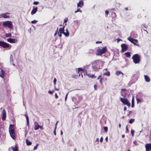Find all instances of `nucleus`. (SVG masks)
<instances>
[{"label":"nucleus","instance_id":"7ed1b4c3","mask_svg":"<svg viewBox=\"0 0 151 151\" xmlns=\"http://www.w3.org/2000/svg\"><path fill=\"white\" fill-rule=\"evenodd\" d=\"M107 51V49L106 47H104L102 49L98 48L96 50V55H101Z\"/></svg>","mask_w":151,"mask_h":151},{"label":"nucleus","instance_id":"2f4dec72","mask_svg":"<svg viewBox=\"0 0 151 151\" xmlns=\"http://www.w3.org/2000/svg\"><path fill=\"white\" fill-rule=\"evenodd\" d=\"M63 34L66 36L68 37L69 35V32H66L65 33L64 32Z\"/></svg>","mask_w":151,"mask_h":151},{"label":"nucleus","instance_id":"13d9d810","mask_svg":"<svg viewBox=\"0 0 151 151\" xmlns=\"http://www.w3.org/2000/svg\"><path fill=\"white\" fill-rule=\"evenodd\" d=\"M87 75L89 77H91V75L89 73L87 74Z\"/></svg>","mask_w":151,"mask_h":151},{"label":"nucleus","instance_id":"aec40b11","mask_svg":"<svg viewBox=\"0 0 151 151\" xmlns=\"http://www.w3.org/2000/svg\"><path fill=\"white\" fill-rule=\"evenodd\" d=\"M37 7H36L34 8H33L31 12V14L32 15H33L35 14V13L37 12Z\"/></svg>","mask_w":151,"mask_h":151},{"label":"nucleus","instance_id":"a19ab883","mask_svg":"<svg viewBox=\"0 0 151 151\" xmlns=\"http://www.w3.org/2000/svg\"><path fill=\"white\" fill-rule=\"evenodd\" d=\"M57 81V79L55 78H54V80L53 81L54 84L55 86V85L56 83V82Z\"/></svg>","mask_w":151,"mask_h":151},{"label":"nucleus","instance_id":"7c9ffc66","mask_svg":"<svg viewBox=\"0 0 151 151\" xmlns=\"http://www.w3.org/2000/svg\"><path fill=\"white\" fill-rule=\"evenodd\" d=\"M14 127V125H12V124H10L9 128V130H11V129H14L13 128Z\"/></svg>","mask_w":151,"mask_h":151},{"label":"nucleus","instance_id":"0e129e2a","mask_svg":"<svg viewBox=\"0 0 151 151\" xmlns=\"http://www.w3.org/2000/svg\"><path fill=\"white\" fill-rule=\"evenodd\" d=\"M124 111H125L127 110V107L126 106H125L124 109Z\"/></svg>","mask_w":151,"mask_h":151},{"label":"nucleus","instance_id":"37998d69","mask_svg":"<svg viewBox=\"0 0 151 151\" xmlns=\"http://www.w3.org/2000/svg\"><path fill=\"white\" fill-rule=\"evenodd\" d=\"M136 100L137 103L140 102H141V100L138 98H137Z\"/></svg>","mask_w":151,"mask_h":151},{"label":"nucleus","instance_id":"e2e57ef3","mask_svg":"<svg viewBox=\"0 0 151 151\" xmlns=\"http://www.w3.org/2000/svg\"><path fill=\"white\" fill-rule=\"evenodd\" d=\"M96 44L100 43H101V41H97L96 42Z\"/></svg>","mask_w":151,"mask_h":151},{"label":"nucleus","instance_id":"6ab92c4d","mask_svg":"<svg viewBox=\"0 0 151 151\" xmlns=\"http://www.w3.org/2000/svg\"><path fill=\"white\" fill-rule=\"evenodd\" d=\"M13 56L12 55H11L10 56V63L11 64H12L13 66H14L15 64L13 63Z\"/></svg>","mask_w":151,"mask_h":151},{"label":"nucleus","instance_id":"f704fd0d","mask_svg":"<svg viewBox=\"0 0 151 151\" xmlns=\"http://www.w3.org/2000/svg\"><path fill=\"white\" fill-rule=\"evenodd\" d=\"M134 130L132 129L131 130V134L132 137H133L134 136Z\"/></svg>","mask_w":151,"mask_h":151},{"label":"nucleus","instance_id":"c85d7f7f","mask_svg":"<svg viewBox=\"0 0 151 151\" xmlns=\"http://www.w3.org/2000/svg\"><path fill=\"white\" fill-rule=\"evenodd\" d=\"M83 71L82 69L81 68H78V73L79 74V76H80L81 73H82V71Z\"/></svg>","mask_w":151,"mask_h":151},{"label":"nucleus","instance_id":"4d7b16f0","mask_svg":"<svg viewBox=\"0 0 151 151\" xmlns=\"http://www.w3.org/2000/svg\"><path fill=\"white\" fill-rule=\"evenodd\" d=\"M94 88L96 90L97 88V86L95 85H94Z\"/></svg>","mask_w":151,"mask_h":151},{"label":"nucleus","instance_id":"774afa93","mask_svg":"<svg viewBox=\"0 0 151 151\" xmlns=\"http://www.w3.org/2000/svg\"><path fill=\"white\" fill-rule=\"evenodd\" d=\"M101 75L99 76L97 78V80H99V79L101 77Z\"/></svg>","mask_w":151,"mask_h":151},{"label":"nucleus","instance_id":"f8f14e48","mask_svg":"<svg viewBox=\"0 0 151 151\" xmlns=\"http://www.w3.org/2000/svg\"><path fill=\"white\" fill-rule=\"evenodd\" d=\"M2 119L3 120H5L6 119V115L5 110L4 109L2 110V114L1 115Z\"/></svg>","mask_w":151,"mask_h":151},{"label":"nucleus","instance_id":"473e14b6","mask_svg":"<svg viewBox=\"0 0 151 151\" xmlns=\"http://www.w3.org/2000/svg\"><path fill=\"white\" fill-rule=\"evenodd\" d=\"M134 121V119H131L129 121V123L130 124H132Z\"/></svg>","mask_w":151,"mask_h":151},{"label":"nucleus","instance_id":"c03bdc74","mask_svg":"<svg viewBox=\"0 0 151 151\" xmlns=\"http://www.w3.org/2000/svg\"><path fill=\"white\" fill-rule=\"evenodd\" d=\"M105 12V14H106V16L107 17V15H108V14H109V12L108 11L106 10Z\"/></svg>","mask_w":151,"mask_h":151},{"label":"nucleus","instance_id":"20e7f679","mask_svg":"<svg viewBox=\"0 0 151 151\" xmlns=\"http://www.w3.org/2000/svg\"><path fill=\"white\" fill-rule=\"evenodd\" d=\"M82 99L81 95H77L76 97H73L72 99L73 101L75 103V104L77 105L78 104Z\"/></svg>","mask_w":151,"mask_h":151},{"label":"nucleus","instance_id":"4c0bfd02","mask_svg":"<svg viewBox=\"0 0 151 151\" xmlns=\"http://www.w3.org/2000/svg\"><path fill=\"white\" fill-rule=\"evenodd\" d=\"M37 21L36 20H34L31 21V22L32 24H35L37 22Z\"/></svg>","mask_w":151,"mask_h":151},{"label":"nucleus","instance_id":"412c9836","mask_svg":"<svg viewBox=\"0 0 151 151\" xmlns=\"http://www.w3.org/2000/svg\"><path fill=\"white\" fill-rule=\"evenodd\" d=\"M144 78L146 82H149L150 81V78L148 76L146 75H144Z\"/></svg>","mask_w":151,"mask_h":151},{"label":"nucleus","instance_id":"49530a36","mask_svg":"<svg viewBox=\"0 0 151 151\" xmlns=\"http://www.w3.org/2000/svg\"><path fill=\"white\" fill-rule=\"evenodd\" d=\"M77 11L78 12H80L81 13H82V11L80 10V9H77Z\"/></svg>","mask_w":151,"mask_h":151},{"label":"nucleus","instance_id":"a878e982","mask_svg":"<svg viewBox=\"0 0 151 151\" xmlns=\"http://www.w3.org/2000/svg\"><path fill=\"white\" fill-rule=\"evenodd\" d=\"M125 54L126 57L127 58H130L131 56V55L129 52H127L125 53Z\"/></svg>","mask_w":151,"mask_h":151},{"label":"nucleus","instance_id":"8fccbe9b","mask_svg":"<svg viewBox=\"0 0 151 151\" xmlns=\"http://www.w3.org/2000/svg\"><path fill=\"white\" fill-rule=\"evenodd\" d=\"M68 18H65L64 20V22H67L68 20Z\"/></svg>","mask_w":151,"mask_h":151},{"label":"nucleus","instance_id":"bb28decb","mask_svg":"<svg viewBox=\"0 0 151 151\" xmlns=\"http://www.w3.org/2000/svg\"><path fill=\"white\" fill-rule=\"evenodd\" d=\"M103 75L107 76H110V73L109 71H107L106 73H104Z\"/></svg>","mask_w":151,"mask_h":151},{"label":"nucleus","instance_id":"4468645a","mask_svg":"<svg viewBox=\"0 0 151 151\" xmlns=\"http://www.w3.org/2000/svg\"><path fill=\"white\" fill-rule=\"evenodd\" d=\"M7 41L11 43H15L17 42V40L15 39L9 38L7 40Z\"/></svg>","mask_w":151,"mask_h":151},{"label":"nucleus","instance_id":"72a5a7b5","mask_svg":"<svg viewBox=\"0 0 151 151\" xmlns=\"http://www.w3.org/2000/svg\"><path fill=\"white\" fill-rule=\"evenodd\" d=\"M6 37H11L12 35L11 33L6 34Z\"/></svg>","mask_w":151,"mask_h":151},{"label":"nucleus","instance_id":"5701e85b","mask_svg":"<svg viewBox=\"0 0 151 151\" xmlns=\"http://www.w3.org/2000/svg\"><path fill=\"white\" fill-rule=\"evenodd\" d=\"M25 116L26 117V119H27V124L28 126L29 124V117L27 114H25Z\"/></svg>","mask_w":151,"mask_h":151},{"label":"nucleus","instance_id":"c9c22d12","mask_svg":"<svg viewBox=\"0 0 151 151\" xmlns=\"http://www.w3.org/2000/svg\"><path fill=\"white\" fill-rule=\"evenodd\" d=\"M39 145V144H37L36 145V146H35L34 147V150H35L37 149V147Z\"/></svg>","mask_w":151,"mask_h":151},{"label":"nucleus","instance_id":"a18cd8bd","mask_svg":"<svg viewBox=\"0 0 151 151\" xmlns=\"http://www.w3.org/2000/svg\"><path fill=\"white\" fill-rule=\"evenodd\" d=\"M39 2L38 1H35L33 2V4L35 5H37L38 4Z\"/></svg>","mask_w":151,"mask_h":151},{"label":"nucleus","instance_id":"6e6d98bb","mask_svg":"<svg viewBox=\"0 0 151 151\" xmlns=\"http://www.w3.org/2000/svg\"><path fill=\"white\" fill-rule=\"evenodd\" d=\"M55 98L57 99L58 98V95L57 94V93H55Z\"/></svg>","mask_w":151,"mask_h":151},{"label":"nucleus","instance_id":"69168bd1","mask_svg":"<svg viewBox=\"0 0 151 151\" xmlns=\"http://www.w3.org/2000/svg\"><path fill=\"white\" fill-rule=\"evenodd\" d=\"M126 131H128V127H127V125L126 127Z\"/></svg>","mask_w":151,"mask_h":151},{"label":"nucleus","instance_id":"09e8293b","mask_svg":"<svg viewBox=\"0 0 151 151\" xmlns=\"http://www.w3.org/2000/svg\"><path fill=\"white\" fill-rule=\"evenodd\" d=\"M58 35L60 37H61L62 36V33H60L58 32Z\"/></svg>","mask_w":151,"mask_h":151},{"label":"nucleus","instance_id":"39448f33","mask_svg":"<svg viewBox=\"0 0 151 151\" xmlns=\"http://www.w3.org/2000/svg\"><path fill=\"white\" fill-rule=\"evenodd\" d=\"M119 98L121 101L124 104L127 105L129 107L130 106V103L127 98H122L121 97Z\"/></svg>","mask_w":151,"mask_h":151},{"label":"nucleus","instance_id":"c756f323","mask_svg":"<svg viewBox=\"0 0 151 151\" xmlns=\"http://www.w3.org/2000/svg\"><path fill=\"white\" fill-rule=\"evenodd\" d=\"M134 99L133 97V98L132 99V106L131 107L132 108H133L134 107Z\"/></svg>","mask_w":151,"mask_h":151},{"label":"nucleus","instance_id":"f03ea898","mask_svg":"<svg viewBox=\"0 0 151 151\" xmlns=\"http://www.w3.org/2000/svg\"><path fill=\"white\" fill-rule=\"evenodd\" d=\"M134 63L135 64H139L140 61V56L138 54L133 55L132 57Z\"/></svg>","mask_w":151,"mask_h":151},{"label":"nucleus","instance_id":"9d476101","mask_svg":"<svg viewBox=\"0 0 151 151\" xmlns=\"http://www.w3.org/2000/svg\"><path fill=\"white\" fill-rule=\"evenodd\" d=\"M74 27L76 29H77L80 24V22L78 20H74Z\"/></svg>","mask_w":151,"mask_h":151},{"label":"nucleus","instance_id":"e433bc0d","mask_svg":"<svg viewBox=\"0 0 151 151\" xmlns=\"http://www.w3.org/2000/svg\"><path fill=\"white\" fill-rule=\"evenodd\" d=\"M104 131L106 132L108 130V128L106 127H104Z\"/></svg>","mask_w":151,"mask_h":151},{"label":"nucleus","instance_id":"5fc2aeb1","mask_svg":"<svg viewBox=\"0 0 151 151\" xmlns=\"http://www.w3.org/2000/svg\"><path fill=\"white\" fill-rule=\"evenodd\" d=\"M96 77L94 76V75H91V78H95Z\"/></svg>","mask_w":151,"mask_h":151},{"label":"nucleus","instance_id":"423d86ee","mask_svg":"<svg viewBox=\"0 0 151 151\" xmlns=\"http://www.w3.org/2000/svg\"><path fill=\"white\" fill-rule=\"evenodd\" d=\"M3 25L9 28H12L13 27L12 23L11 21L4 22H3Z\"/></svg>","mask_w":151,"mask_h":151},{"label":"nucleus","instance_id":"ddd939ff","mask_svg":"<svg viewBox=\"0 0 151 151\" xmlns=\"http://www.w3.org/2000/svg\"><path fill=\"white\" fill-rule=\"evenodd\" d=\"M146 151H150L151 150V144H147L145 145Z\"/></svg>","mask_w":151,"mask_h":151},{"label":"nucleus","instance_id":"4be33fe9","mask_svg":"<svg viewBox=\"0 0 151 151\" xmlns=\"http://www.w3.org/2000/svg\"><path fill=\"white\" fill-rule=\"evenodd\" d=\"M65 27V26H64L63 28H60L59 29V32H58L63 34L64 32V30Z\"/></svg>","mask_w":151,"mask_h":151},{"label":"nucleus","instance_id":"ea45409f","mask_svg":"<svg viewBox=\"0 0 151 151\" xmlns=\"http://www.w3.org/2000/svg\"><path fill=\"white\" fill-rule=\"evenodd\" d=\"M12 149L13 151H18V150L17 148H14V147H12Z\"/></svg>","mask_w":151,"mask_h":151},{"label":"nucleus","instance_id":"2eb2a0df","mask_svg":"<svg viewBox=\"0 0 151 151\" xmlns=\"http://www.w3.org/2000/svg\"><path fill=\"white\" fill-rule=\"evenodd\" d=\"M5 75V71L1 68H0V76L4 78Z\"/></svg>","mask_w":151,"mask_h":151},{"label":"nucleus","instance_id":"58836bf2","mask_svg":"<svg viewBox=\"0 0 151 151\" xmlns=\"http://www.w3.org/2000/svg\"><path fill=\"white\" fill-rule=\"evenodd\" d=\"M4 130V128L3 127H0V134L2 133V132Z\"/></svg>","mask_w":151,"mask_h":151},{"label":"nucleus","instance_id":"f3484780","mask_svg":"<svg viewBox=\"0 0 151 151\" xmlns=\"http://www.w3.org/2000/svg\"><path fill=\"white\" fill-rule=\"evenodd\" d=\"M34 129L36 130L38 129L39 128L40 125L38 124V123L37 122H35L34 123Z\"/></svg>","mask_w":151,"mask_h":151},{"label":"nucleus","instance_id":"3c124183","mask_svg":"<svg viewBox=\"0 0 151 151\" xmlns=\"http://www.w3.org/2000/svg\"><path fill=\"white\" fill-rule=\"evenodd\" d=\"M103 141V138L102 137H101L100 139V141L101 142H102Z\"/></svg>","mask_w":151,"mask_h":151},{"label":"nucleus","instance_id":"0eeeda50","mask_svg":"<svg viewBox=\"0 0 151 151\" xmlns=\"http://www.w3.org/2000/svg\"><path fill=\"white\" fill-rule=\"evenodd\" d=\"M0 46L4 48L9 47V48L11 47V46L9 44L2 41H0Z\"/></svg>","mask_w":151,"mask_h":151},{"label":"nucleus","instance_id":"79ce46f5","mask_svg":"<svg viewBox=\"0 0 151 151\" xmlns=\"http://www.w3.org/2000/svg\"><path fill=\"white\" fill-rule=\"evenodd\" d=\"M56 128H57V127H55L54 130L53 132L54 134L55 135H56Z\"/></svg>","mask_w":151,"mask_h":151},{"label":"nucleus","instance_id":"dca6fc26","mask_svg":"<svg viewBox=\"0 0 151 151\" xmlns=\"http://www.w3.org/2000/svg\"><path fill=\"white\" fill-rule=\"evenodd\" d=\"M9 14L8 13H3L0 14V16L1 17H3L4 18H9L10 16L7 15V14Z\"/></svg>","mask_w":151,"mask_h":151},{"label":"nucleus","instance_id":"bf43d9fd","mask_svg":"<svg viewBox=\"0 0 151 151\" xmlns=\"http://www.w3.org/2000/svg\"><path fill=\"white\" fill-rule=\"evenodd\" d=\"M137 142L136 141H134L133 142V143L135 145H137V144H136Z\"/></svg>","mask_w":151,"mask_h":151},{"label":"nucleus","instance_id":"1a4fd4ad","mask_svg":"<svg viewBox=\"0 0 151 151\" xmlns=\"http://www.w3.org/2000/svg\"><path fill=\"white\" fill-rule=\"evenodd\" d=\"M121 46L122 48V51L123 52L127 50L128 47V45L124 44H122Z\"/></svg>","mask_w":151,"mask_h":151},{"label":"nucleus","instance_id":"cd10ccee","mask_svg":"<svg viewBox=\"0 0 151 151\" xmlns=\"http://www.w3.org/2000/svg\"><path fill=\"white\" fill-rule=\"evenodd\" d=\"M116 75H117V76H119L120 74H122V75H124V74L123 73H122V72L120 71H117L116 72Z\"/></svg>","mask_w":151,"mask_h":151},{"label":"nucleus","instance_id":"f257e3e1","mask_svg":"<svg viewBox=\"0 0 151 151\" xmlns=\"http://www.w3.org/2000/svg\"><path fill=\"white\" fill-rule=\"evenodd\" d=\"M103 65V62L101 60H98L94 61L92 63V67L94 70L97 71L101 68Z\"/></svg>","mask_w":151,"mask_h":151},{"label":"nucleus","instance_id":"9b49d317","mask_svg":"<svg viewBox=\"0 0 151 151\" xmlns=\"http://www.w3.org/2000/svg\"><path fill=\"white\" fill-rule=\"evenodd\" d=\"M9 132L11 137L13 139L15 138V131L14 129L9 130Z\"/></svg>","mask_w":151,"mask_h":151},{"label":"nucleus","instance_id":"680f3d73","mask_svg":"<svg viewBox=\"0 0 151 151\" xmlns=\"http://www.w3.org/2000/svg\"><path fill=\"white\" fill-rule=\"evenodd\" d=\"M39 128H40L42 129H43V127L42 126H40V125Z\"/></svg>","mask_w":151,"mask_h":151},{"label":"nucleus","instance_id":"393cba45","mask_svg":"<svg viewBox=\"0 0 151 151\" xmlns=\"http://www.w3.org/2000/svg\"><path fill=\"white\" fill-rule=\"evenodd\" d=\"M26 143L27 144V145H32V143L31 142L29 141L28 139H26Z\"/></svg>","mask_w":151,"mask_h":151},{"label":"nucleus","instance_id":"052dcab7","mask_svg":"<svg viewBox=\"0 0 151 151\" xmlns=\"http://www.w3.org/2000/svg\"><path fill=\"white\" fill-rule=\"evenodd\" d=\"M58 31V28H57V30L56 31L55 34H54V36H55L57 34V31Z\"/></svg>","mask_w":151,"mask_h":151},{"label":"nucleus","instance_id":"6e6552de","mask_svg":"<svg viewBox=\"0 0 151 151\" xmlns=\"http://www.w3.org/2000/svg\"><path fill=\"white\" fill-rule=\"evenodd\" d=\"M128 40L132 43H133L134 45H136L137 46H139V44H137V43L138 42L137 40L133 39L131 37H128Z\"/></svg>","mask_w":151,"mask_h":151},{"label":"nucleus","instance_id":"de8ad7c7","mask_svg":"<svg viewBox=\"0 0 151 151\" xmlns=\"http://www.w3.org/2000/svg\"><path fill=\"white\" fill-rule=\"evenodd\" d=\"M68 93L69 92H68V93H67L65 96V101H66V99H67V96L68 94Z\"/></svg>","mask_w":151,"mask_h":151},{"label":"nucleus","instance_id":"a211bd4d","mask_svg":"<svg viewBox=\"0 0 151 151\" xmlns=\"http://www.w3.org/2000/svg\"><path fill=\"white\" fill-rule=\"evenodd\" d=\"M83 5V2L82 1H80L77 3V7H81Z\"/></svg>","mask_w":151,"mask_h":151},{"label":"nucleus","instance_id":"864d4df0","mask_svg":"<svg viewBox=\"0 0 151 151\" xmlns=\"http://www.w3.org/2000/svg\"><path fill=\"white\" fill-rule=\"evenodd\" d=\"M102 78H100V81H99L101 83V84H102Z\"/></svg>","mask_w":151,"mask_h":151},{"label":"nucleus","instance_id":"b1692460","mask_svg":"<svg viewBox=\"0 0 151 151\" xmlns=\"http://www.w3.org/2000/svg\"><path fill=\"white\" fill-rule=\"evenodd\" d=\"M126 89H121V95L124 97H125V94L123 92V91H125L126 90Z\"/></svg>","mask_w":151,"mask_h":151},{"label":"nucleus","instance_id":"603ef678","mask_svg":"<svg viewBox=\"0 0 151 151\" xmlns=\"http://www.w3.org/2000/svg\"><path fill=\"white\" fill-rule=\"evenodd\" d=\"M48 93L49 94H52L53 93V91H48Z\"/></svg>","mask_w":151,"mask_h":151},{"label":"nucleus","instance_id":"338daca9","mask_svg":"<svg viewBox=\"0 0 151 151\" xmlns=\"http://www.w3.org/2000/svg\"><path fill=\"white\" fill-rule=\"evenodd\" d=\"M96 142H99V138H97L96 139Z\"/></svg>","mask_w":151,"mask_h":151}]
</instances>
